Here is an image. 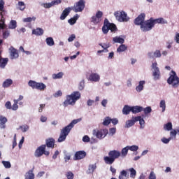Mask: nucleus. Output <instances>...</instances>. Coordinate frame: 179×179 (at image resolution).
Segmentation results:
<instances>
[{
	"label": "nucleus",
	"mask_w": 179,
	"mask_h": 179,
	"mask_svg": "<svg viewBox=\"0 0 179 179\" xmlns=\"http://www.w3.org/2000/svg\"><path fill=\"white\" fill-rule=\"evenodd\" d=\"M91 81H94V82H98L100 79V77L98 74L96 73H92L90 76V78H89Z\"/></svg>",
	"instance_id": "nucleus-24"
},
{
	"label": "nucleus",
	"mask_w": 179,
	"mask_h": 179,
	"mask_svg": "<svg viewBox=\"0 0 179 179\" xmlns=\"http://www.w3.org/2000/svg\"><path fill=\"white\" fill-rule=\"evenodd\" d=\"M17 27V22L15 20H12L9 25V29H14Z\"/></svg>",
	"instance_id": "nucleus-42"
},
{
	"label": "nucleus",
	"mask_w": 179,
	"mask_h": 179,
	"mask_svg": "<svg viewBox=\"0 0 179 179\" xmlns=\"http://www.w3.org/2000/svg\"><path fill=\"white\" fill-rule=\"evenodd\" d=\"M159 106L162 108V112H164L166 110V102L164 100L161 101Z\"/></svg>",
	"instance_id": "nucleus-46"
},
{
	"label": "nucleus",
	"mask_w": 179,
	"mask_h": 179,
	"mask_svg": "<svg viewBox=\"0 0 179 179\" xmlns=\"http://www.w3.org/2000/svg\"><path fill=\"white\" fill-rule=\"evenodd\" d=\"M116 132V128H110L109 130V133L112 135L115 134Z\"/></svg>",
	"instance_id": "nucleus-64"
},
{
	"label": "nucleus",
	"mask_w": 179,
	"mask_h": 179,
	"mask_svg": "<svg viewBox=\"0 0 179 179\" xmlns=\"http://www.w3.org/2000/svg\"><path fill=\"white\" fill-rule=\"evenodd\" d=\"M84 87H85V81L83 80V81H81V82L80 83L78 89H79L80 90H83L84 89Z\"/></svg>",
	"instance_id": "nucleus-54"
},
{
	"label": "nucleus",
	"mask_w": 179,
	"mask_h": 179,
	"mask_svg": "<svg viewBox=\"0 0 179 179\" xmlns=\"http://www.w3.org/2000/svg\"><path fill=\"white\" fill-rule=\"evenodd\" d=\"M46 148L45 145H42L39 146L34 152V156L36 157H40L43 155H45V156L48 157L50 155V152L45 150Z\"/></svg>",
	"instance_id": "nucleus-7"
},
{
	"label": "nucleus",
	"mask_w": 179,
	"mask_h": 179,
	"mask_svg": "<svg viewBox=\"0 0 179 179\" xmlns=\"http://www.w3.org/2000/svg\"><path fill=\"white\" fill-rule=\"evenodd\" d=\"M172 74L167 80V83L169 85H171L173 88H177L179 87V78L177 76V74L175 71H172Z\"/></svg>",
	"instance_id": "nucleus-5"
},
{
	"label": "nucleus",
	"mask_w": 179,
	"mask_h": 179,
	"mask_svg": "<svg viewBox=\"0 0 179 179\" xmlns=\"http://www.w3.org/2000/svg\"><path fill=\"white\" fill-rule=\"evenodd\" d=\"M0 29H4L6 25H5V17H3V15L0 13Z\"/></svg>",
	"instance_id": "nucleus-23"
},
{
	"label": "nucleus",
	"mask_w": 179,
	"mask_h": 179,
	"mask_svg": "<svg viewBox=\"0 0 179 179\" xmlns=\"http://www.w3.org/2000/svg\"><path fill=\"white\" fill-rule=\"evenodd\" d=\"M164 128L165 130H168V131L171 130L173 128L172 123L171 122L167 123L166 124L164 125Z\"/></svg>",
	"instance_id": "nucleus-43"
},
{
	"label": "nucleus",
	"mask_w": 179,
	"mask_h": 179,
	"mask_svg": "<svg viewBox=\"0 0 179 179\" xmlns=\"http://www.w3.org/2000/svg\"><path fill=\"white\" fill-rule=\"evenodd\" d=\"M86 152L85 151H78L76 152L75 154L74 160H80L81 159H83L86 156Z\"/></svg>",
	"instance_id": "nucleus-16"
},
{
	"label": "nucleus",
	"mask_w": 179,
	"mask_h": 179,
	"mask_svg": "<svg viewBox=\"0 0 179 179\" xmlns=\"http://www.w3.org/2000/svg\"><path fill=\"white\" fill-rule=\"evenodd\" d=\"M165 24L166 23L164 22L163 18H159L154 20L153 18H150V20L144 22L143 24H141V29L143 32H147L150 31L156 24Z\"/></svg>",
	"instance_id": "nucleus-1"
},
{
	"label": "nucleus",
	"mask_w": 179,
	"mask_h": 179,
	"mask_svg": "<svg viewBox=\"0 0 179 179\" xmlns=\"http://www.w3.org/2000/svg\"><path fill=\"white\" fill-rule=\"evenodd\" d=\"M13 84V80L11 79H6L3 83V87L7 88L9 87L11 85Z\"/></svg>",
	"instance_id": "nucleus-26"
},
{
	"label": "nucleus",
	"mask_w": 179,
	"mask_h": 179,
	"mask_svg": "<svg viewBox=\"0 0 179 179\" xmlns=\"http://www.w3.org/2000/svg\"><path fill=\"white\" fill-rule=\"evenodd\" d=\"M45 41H46L47 45L49 46H52L55 45V42H54L52 38H51V37L46 38Z\"/></svg>",
	"instance_id": "nucleus-34"
},
{
	"label": "nucleus",
	"mask_w": 179,
	"mask_h": 179,
	"mask_svg": "<svg viewBox=\"0 0 179 179\" xmlns=\"http://www.w3.org/2000/svg\"><path fill=\"white\" fill-rule=\"evenodd\" d=\"M171 137H170L169 138H163L162 139V141L164 143L167 144V143H169V141H171Z\"/></svg>",
	"instance_id": "nucleus-59"
},
{
	"label": "nucleus",
	"mask_w": 179,
	"mask_h": 179,
	"mask_svg": "<svg viewBox=\"0 0 179 179\" xmlns=\"http://www.w3.org/2000/svg\"><path fill=\"white\" fill-rule=\"evenodd\" d=\"M5 106L7 109H11V103L10 101H7L5 104Z\"/></svg>",
	"instance_id": "nucleus-63"
},
{
	"label": "nucleus",
	"mask_w": 179,
	"mask_h": 179,
	"mask_svg": "<svg viewBox=\"0 0 179 179\" xmlns=\"http://www.w3.org/2000/svg\"><path fill=\"white\" fill-rule=\"evenodd\" d=\"M135 121H139L141 129H143L145 127V120L141 117V116L136 117Z\"/></svg>",
	"instance_id": "nucleus-27"
},
{
	"label": "nucleus",
	"mask_w": 179,
	"mask_h": 179,
	"mask_svg": "<svg viewBox=\"0 0 179 179\" xmlns=\"http://www.w3.org/2000/svg\"><path fill=\"white\" fill-rule=\"evenodd\" d=\"M44 31L41 28H37L36 29H34L32 31V34L36 36H42L43 34Z\"/></svg>",
	"instance_id": "nucleus-25"
},
{
	"label": "nucleus",
	"mask_w": 179,
	"mask_h": 179,
	"mask_svg": "<svg viewBox=\"0 0 179 179\" xmlns=\"http://www.w3.org/2000/svg\"><path fill=\"white\" fill-rule=\"evenodd\" d=\"M4 6H5V2L3 0H1L0 1V11L1 12V13L3 14V15H5V13H6V11H5L3 10Z\"/></svg>",
	"instance_id": "nucleus-32"
},
{
	"label": "nucleus",
	"mask_w": 179,
	"mask_h": 179,
	"mask_svg": "<svg viewBox=\"0 0 179 179\" xmlns=\"http://www.w3.org/2000/svg\"><path fill=\"white\" fill-rule=\"evenodd\" d=\"M145 84V81H140L139 82V85L138 87H136V90L138 92H141L143 90V85Z\"/></svg>",
	"instance_id": "nucleus-36"
},
{
	"label": "nucleus",
	"mask_w": 179,
	"mask_h": 179,
	"mask_svg": "<svg viewBox=\"0 0 179 179\" xmlns=\"http://www.w3.org/2000/svg\"><path fill=\"white\" fill-rule=\"evenodd\" d=\"M20 128L21 129L22 132H26L28 130L29 127L27 125H26V126H21Z\"/></svg>",
	"instance_id": "nucleus-58"
},
{
	"label": "nucleus",
	"mask_w": 179,
	"mask_h": 179,
	"mask_svg": "<svg viewBox=\"0 0 179 179\" xmlns=\"http://www.w3.org/2000/svg\"><path fill=\"white\" fill-rule=\"evenodd\" d=\"M81 119H77V120H73L68 126L65 127L63 128L61 131H60V135L59 137L57 140L59 143H62L64 141L66 138V136L69 135L70 133L71 129L74 127L76 124L78 122H80Z\"/></svg>",
	"instance_id": "nucleus-2"
},
{
	"label": "nucleus",
	"mask_w": 179,
	"mask_h": 179,
	"mask_svg": "<svg viewBox=\"0 0 179 179\" xmlns=\"http://www.w3.org/2000/svg\"><path fill=\"white\" fill-rule=\"evenodd\" d=\"M161 57H162V54H161V52L159 50H156L154 52V57L155 58H159Z\"/></svg>",
	"instance_id": "nucleus-49"
},
{
	"label": "nucleus",
	"mask_w": 179,
	"mask_h": 179,
	"mask_svg": "<svg viewBox=\"0 0 179 179\" xmlns=\"http://www.w3.org/2000/svg\"><path fill=\"white\" fill-rule=\"evenodd\" d=\"M96 17H98L99 20H101V18L103 16V13L101 11H98L95 15Z\"/></svg>",
	"instance_id": "nucleus-60"
},
{
	"label": "nucleus",
	"mask_w": 179,
	"mask_h": 179,
	"mask_svg": "<svg viewBox=\"0 0 179 179\" xmlns=\"http://www.w3.org/2000/svg\"><path fill=\"white\" fill-rule=\"evenodd\" d=\"M45 8H50L51 7H52V2L51 3H43L42 5Z\"/></svg>",
	"instance_id": "nucleus-56"
},
{
	"label": "nucleus",
	"mask_w": 179,
	"mask_h": 179,
	"mask_svg": "<svg viewBox=\"0 0 179 179\" xmlns=\"http://www.w3.org/2000/svg\"><path fill=\"white\" fill-rule=\"evenodd\" d=\"M116 20L120 22H127L129 20L127 14L124 11H117L114 13Z\"/></svg>",
	"instance_id": "nucleus-6"
},
{
	"label": "nucleus",
	"mask_w": 179,
	"mask_h": 179,
	"mask_svg": "<svg viewBox=\"0 0 179 179\" xmlns=\"http://www.w3.org/2000/svg\"><path fill=\"white\" fill-rule=\"evenodd\" d=\"M96 164L90 165L89 166V169H88V170L87 171V174L92 173L94 171V170L96 169Z\"/></svg>",
	"instance_id": "nucleus-31"
},
{
	"label": "nucleus",
	"mask_w": 179,
	"mask_h": 179,
	"mask_svg": "<svg viewBox=\"0 0 179 179\" xmlns=\"http://www.w3.org/2000/svg\"><path fill=\"white\" fill-rule=\"evenodd\" d=\"M131 111V107L127 105L124 106L122 110V113L124 115H129Z\"/></svg>",
	"instance_id": "nucleus-29"
},
{
	"label": "nucleus",
	"mask_w": 179,
	"mask_h": 179,
	"mask_svg": "<svg viewBox=\"0 0 179 179\" xmlns=\"http://www.w3.org/2000/svg\"><path fill=\"white\" fill-rule=\"evenodd\" d=\"M145 13H141L140 15H138V17H136L134 20V24L138 26L142 27V24L145 22Z\"/></svg>",
	"instance_id": "nucleus-12"
},
{
	"label": "nucleus",
	"mask_w": 179,
	"mask_h": 179,
	"mask_svg": "<svg viewBox=\"0 0 179 179\" xmlns=\"http://www.w3.org/2000/svg\"><path fill=\"white\" fill-rule=\"evenodd\" d=\"M129 146H127L126 148H123L122 150V152H121V154H122V156L123 157H126L127 153H128V150H129Z\"/></svg>",
	"instance_id": "nucleus-40"
},
{
	"label": "nucleus",
	"mask_w": 179,
	"mask_h": 179,
	"mask_svg": "<svg viewBox=\"0 0 179 179\" xmlns=\"http://www.w3.org/2000/svg\"><path fill=\"white\" fill-rule=\"evenodd\" d=\"M125 178H127V172L125 170H123L120 173L119 179H125Z\"/></svg>",
	"instance_id": "nucleus-35"
},
{
	"label": "nucleus",
	"mask_w": 179,
	"mask_h": 179,
	"mask_svg": "<svg viewBox=\"0 0 179 179\" xmlns=\"http://www.w3.org/2000/svg\"><path fill=\"white\" fill-rule=\"evenodd\" d=\"M78 18H79V15L76 14L73 18H71L70 20H69L68 22L71 25H73L76 22Z\"/></svg>",
	"instance_id": "nucleus-30"
},
{
	"label": "nucleus",
	"mask_w": 179,
	"mask_h": 179,
	"mask_svg": "<svg viewBox=\"0 0 179 179\" xmlns=\"http://www.w3.org/2000/svg\"><path fill=\"white\" fill-rule=\"evenodd\" d=\"M55 140L53 138H49L45 140V148L48 147L49 148L53 149L55 148Z\"/></svg>",
	"instance_id": "nucleus-14"
},
{
	"label": "nucleus",
	"mask_w": 179,
	"mask_h": 179,
	"mask_svg": "<svg viewBox=\"0 0 179 179\" xmlns=\"http://www.w3.org/2000/svg\"><path fill=\"white\" fill-rule=\"evenodd\" d=\"M29 86H30L32 89H36L38 90H44L46 88V86L41 83H36L35 81L33 80H30L28 83Z\"/></svg>",
	"instance_id": "nucleus-9"
},
{
	"label": "nucleus",
	"mask_w": 179,
	"mask_h": 179,
	"mask_svg": "<svg viewBox=\"0 0 179 179\" xmlns=\"http://www.w3.org/2000/svg\"><path fill=\"white\" fill-rule=\"evenodd\" d=\"M101 20H99L98 17L96 16H93L91 19V22H93L94 24H97L101 22Z\"/></svg>",
	"instance_id": "nucleus-41"
},
{
	"label": "nucleus",
	"mask_w": 179,
	"mask_h": 179,
	"mask_svg": "<svg viewBox=\"0 0 179 179\" xmlns=\"http://www.w3.org/2000/svg\"><path fill=\"white\" fill-rule=\"evenodd\" d=\"M8 120L6 117L0 115V128L6 129Z\"/></svg>",
	"instance_id": "nucleus-19"
},
{
	"label": "nucleus",
	"mask_w": 179,
	"mask_h": 179,
	"mask_svg": "<svg viewBox=\"0 0 179 179\" xmlns=\"http://www.w3.org/2000/svg\"><path fill=\"white\" fill-rule=\"evenodd\" d=\"M149 179H156V176L153 171H152L150 174Z\"/></svg>",
	"instance_id": "nucleus-62"
},
{
	"label": "nucleus",
	"mask_w": 179,
	"mask_h": 179,
	"mask_svg": "<svg viewBox=\"0 0 179 179\" xmlns=\"http://www.w3.org/2000/svg\"><path fill=\"white\" fill-rule=\"evenodd\" d=\"M83 142H86V143H88L90 141V138L88 136H85L83 138Z\"/></svg>",
	"instance_id": "nucleus-61"
},
{
	"label": "nucleus",
	"mask_w": 179,
	"mask_h": 179,
	"mask_svg": "<svg viewBox=\"0 0 179 179\" xmlns=\"http://www.w3.org/2000/svg\"><path fill=\"white\" fill-rule=\"evenodd\" d=\"M129 150H130L131 151L135 152L138 150V147L136 145L129 146Z\"/></svg>",
	"instance_id": "nucleus-51"
},
{
	"label": "nucleus",
	"mask_w": 179,
	"mask_h": 179,
	"mask_svg": "<svg viewBox=\"0 0 179 179\" xmlns=\"http://www.w3.org/2000/svg\"><path fill=\"white\" fill-rule=\"evenodd\" d=\"M102 31L104 34H108L109 31V21L108 19H105L103 26L102 27Z\"/></svg>",
	"instance_id": "nucleus-17"
},
{
	"label": "nucleus",
	"mask_w": 179,
	"mask_h": 179,
	"mask_svg": "<svg viewBox=\"0 0 179 179\" xmlns=\"http://www.w3.org/2000/svg\"><path fill=\"white\" fill-rule=\"evenodd\" d=\"M143 110L144 111L145 115H147V114L150 113L152 112V108H151V107L148 106L145 108H143Z\"/></svg>",
	"instance_id": "nucleus-48"
},
{
	"label": "nucleus",
	"mask_w": 179,
	"mask_h": 179,
	"mask_svg": "<svg viewBox=\"0 0 179 179\" xmlns=\"http://www.w3.org/2000/svg\"><path fill=\"white\" fill-rule=\"evenodd\" d=\"M135 122H136V117H133L132 120H128V121L126 122L125 127L126 128H129V127L134 126Z\"/></svg>",
	"instance_id": "nucleus-21"
},
{
	"label": "nucleus",
	"mask_w": 179,
	"mask_h": 179,
	"mask_svg": "<svg viewBox=\"0 0 179 179\" xmlns=\"http://www.w3.org/2000/svg\"><path fill=\"white\" fill-rule=\"evenodd\" d=\"M152 69L153 71V77L155 80H159L161 78V73L159 69L157 67V63L155 62L152 64Z\"/></svg>",
	"instance_id": "nucleus-10"
},
{
	"label": "nucleus",
	"mask_w": 179,
	"mask_h": 179,
	"mask_svg": "<svg viewBox=\"0 0 179 179\" xmlns=\"http://www.w3.org/2000/svg\"><path fill=\"white\" fill-rule=\"evenodd\" d=\"M14 101V104L13 105V106H11V109L13 110H16L18 108V106H17V101H15V99L13 101Z\"/></svg>",
	"instance_id": "nucleus-50"
},
{
	"label": "nucleus",
	"mask_w": 179,
	"mask_h": 179,
	"mask_svg": "<svg viewBox=\"0 0 179 179\" xmlns=\"http://www.w3.org/2000/svg\"><path fill=\"white\" fill-rule=\"evenodd\" d=\"M62 3L61 0H55L52 1V6H57Z\"/></svg>",
	"instance_id": "nucleus-55"
},
{
	"label": "nucleus",
	"mask_w": 179,
	"mask_h": 179,
	"mask_svg": "<svg viewBox=\"0 0 179 179\" xmlns=\"http://www.w3.org/2000/svg\"><path fill=\"white\" fill-rule=\"evenodd\" d=\"M10 56L11 59H17L19 57L18 52L13 47L10 48Z\"/></svg>",
	"instance_id": "nucleus-15"
},
{
	"label": "nucleus",
	"mask_w": 179,
	"mask_h": 179,
	"mask_svg": "<svg viewBox=\"0 0 179 179\" xmlns=\"http://www.w3.org/2000/svg\"><path fill=\"white\" fill-rule=\"evenodd\" d=\"M129 171L131 172L130 173V176L133 178H134L136 177V171L134 168H131L129 169Z\"/></svg>",
	"instance_id": "nucleus-44"
},
{
	"label": "nucleus",
	"mask_w": 179,
	"mask_h": 179,
	"mask_svg": "<svg viewBox=\"0 0 179 179\" xmlns=\"http://www.w3.org/2000/svg\"><path fill=\"white\" fill-rule=\"evenodd\" d=\"M71 10V8H66L62 12L61 16H60V20H64L65 18L69 15L70 12Z\"/></svg>",
	"instance_id": "nucleus-18"
},
{
	"label": "nucleus",
	"mask_w": 179,
	"mask_h": 179,
	"mask_svg": "<svg viewBox=\"0 0 179 179\" xmlns=\"http://www.w3.org/2000/svg\"><path fill=\"white\" fill-rule=\"evenodd\" d=\"M85 7V0H79L78 2L76 3L73 7L71 9L73 10L75 13L82 12Z\"/></svg>",
	"instance_id": "nucleus-8"
},
{
	"label": "nucleus",
	"mask_w": 179,
	"mask_h": 179,
	"mask_svg": "<svg viewBox=\"0 0 179 179\" xmlns=\"http://www.w3.org/2000/svg\"><path fill=\"white\" fill-rule=\"evenodd\" d=\"M10 34L8 31H3V38L6 39L9 36Z\"/></svg>",
	"instance_id": "nucleus-52"
},
{
	"label": "nucleus",
	"mask_w": 179,
	"mask_h": 179,
	"mask_svg": "<svg viewBox=\"0 0 179 179\" xmlns=\"http://www.w3.org/2000/svg\"><path fill=\"white\" fill-rule=\"evenodd\" d=\"M3 165L5 166L6 169H9L11 167V164L9 162L7 161H2Z\"/></svg>",
	"instance_id": "nucleus-47"
},
{
	"label": "nucleus",
	"mask_w": 179,
	"mask_h": 179,
	"mask_svg": "<svg viewBox=\"0 0 179 179\" xmlns=\"http://www.w3.org/2000/svg\"><path fill=\"white\" fill-rule=\"evenodd\" d=\"M66 176L67 179H73L74 174L71 171H68L67 173H66Z\"/></svg>",
	"instance_id": "nucleus-45"
},
{
	"label": "nucleus",
	"mask_w": 179,
	"mask_h": 179,
	"mask_svg": "<svg viewBox=\"0 0 179 179\" xmlns=\"http://www.w3.org/2000/svg\"><path fill=\"white\" fill-rule=\"evenodd\" d=\"M111 122V118L109 117H106L104 118L103 122V125L104 126H108Z\"/></svg>",
	"instance_id": "nucleus-33"
},
{
	"label": "nucleus",
	"mask_w": 179,
	"mask_h": 179,
	"mask_svg": "<svg viewBox=\"0 0 179 179\" xmlns=\"http://www.w3.org/2000/svg\"><path fill=\"white\" fill-rule=\"evenodd\" d=\"M143 108L141 106H136L131 107V112L134 114L138 113L143 111Z\"/></svg>",
	"instance_id": "nucleus-22"
},
{
	"label": "nucleus",
	"mask_w": 179,
	"mask_h": 179,
	"mask_svg": "<svg viewBox=\"0 0 179 179\" xmlns=\"http://www.w3.org/2000/svg\"><path fill=\"white\" fill-rule=\"evenodd\" d=\"M18 5L20 6V10H23L25 8L24 3L23 2H19Z\"/></svg>",
	"instance_id": "nucleus-57"
},
{
	"label": "nucleus",
	"mask_w": 179,
	"mask_h": 179,
	"mask_svg": "<svg viewBox=\"0 0 179 179\" xmlns=\"http://www.w3.org/2000/svg\"><path fill=\"white\" fill-rule=\"evenodd\" d=\"M121 155L120 151L111 150L108 152V156L104 157L103 160L106 164L111 165L115 159H118Z\"/></svg>",
	"instance_id": "nucleus-3"
},
{
	"label": "nucleus",
	"mask_w": 179,
	"mask_h": 179,
	"mask_svg": "<svg viewBox=\"0 0 179 179\" xmlns=\"http://www.w3.org/2000/svg\"><path fill=\"white\" fill-rule=\"evenodd\" d=\"M34 168L27 171L24 175V179H34L35 175L33 173Z\"/></svg>",
	"instance_id": "nucleus-20"
},
{
	"label": "nucleus",
	"mask_w": 179,
	"mask_h": 179,
	"mask_svg": "<svg viewBox=\"0 0 179 179\" xmlns=\"http://www.w3.org/2000/svg\"><path fill=\"white\" fill-rule=\"evenodd\" d=\"M2 40H0V46L2 45ZM8 62V58H2V51H0V67L4 69Z\"/></svg>",
	"instance_id": "nucleus-13"
},
{
	"label": "nucleus",
	"mask_w": 179,
	"mask_h": 179,
	"mask_svg": "<svg viewBox=\"0 0 179 179\" xmlns=\"http://www.w3.org/2000/svg\"><path fill=\"white\" fill-rule=\"evenodd\" d=\"M81 96L79 92H73L71 95L66 96V99L64 102V106L73 105Z\"/></svg>",
	"instance_id": "nucleus-4"
},
{
	"label": "nucleus",
	"mask_w": 179,
	"mask_h": 179,
	"mask_svg": "<svg viewBox=\"0 0 179 179\" xmlns=\"http://www.w3.org/2000/svg\"><path fill=\"white\" fill-rule=\"evenodd\" d=\"M108 133V131L107 129H100L96 131L95 130L94 131V134L96 135V136L98 138H103Z\"/></svg>",
	"instance_id": "nucleus-11"
},
{
	"label": "nucleus",
	"mask_w": 179,
	"mask_h": 179,
	"mask_svg": "<svg viewBox=\"0 0 179 179\" xmlns=\"http://www.w3.org/2000/svg\"><path fill=\"white\" fill-rule=\"evenodd\" d=\"M113 41L114 43H121L123 44L124 43V40L122 38L116 36L113 38Z\"/></svg>",
	"instance_id": "nucleus-28"
},
{
	"label": "nucleus",
	"mask_w": 179,
	"mask_h": 179,
	"mask_svg": "<svg viewBox=\"0 0 179 179\" xmlns=\"http://www.w3.org/2000/svg\"><path fill=\"white\" fill-rule=\"evenodd\" d=\"M109 30H110L112 32H115L117 30V27L114 24H111L109 22L108 24Z\"/></svg>",
	"instance_id": "nucleus-37"
},
{
	"label": "nucleus",
	"mask_w": 179,
	"mask_h": 179,
	"mask_svg": "<svg viewBox=\"0 0 179 179\" xmlns=\"http://www.w3.org/2000/svg\"><path fill=\"white\" fill-rule=\"evenodd\" d=\"M127 47L125 45H121L117 50V51L118 52H124L125 50H127Z\"/></svg>",
	"instance_id": "nucleus-38"
},
{
	"label": "nucleus",
	"mask_w": 179,
	"mask_h": 179,
	"mask_svg": "<svg viewBox=\"0 0 179 179\" xmlns=\"http://www.w3.org/2000/svg\"><path fill=\"white\" fill-rule=\"evenodd\" d=\"M36 20V18L35 17H27V18H25V19H24L23 20V22H31L32 20Z\"/></svg>",
	"instance_id": "nucleus-53"
},
{
	"label": "nucleus",
	"mask_w": 179,
	"mask_h": 179,
	"mask_svg": "<svg viewBox=\"0 0 179 179\" xmlns=\"http://www.w3.org/2000/svg\"><path fill=\"white\" fill-rule=\"evenodd\" d=\"M64 73L62 72H59L57 74H53L52 78L53 79H60L63 77Z\"/></svg>",
	"instance_id": "nucleus-39"
}]
</instances>
